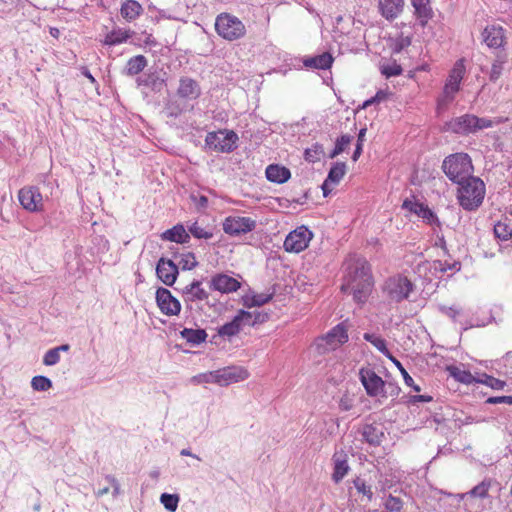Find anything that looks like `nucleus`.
<instances>
[{"instance_id": "obj_33", "label": "nucleus", "mask_w": 512, "mask_h": 512, "mask_svg": "<svg viewBox=\"0 0 512 512\" xmlns=\"http://www.w3.org/2000/svg\"><path fill=\"white\" fill-rule=\"evenodd\" d=\"M180 336L192 346H197L206 341L207 333L204 329L201 328H184L182 331H180Z\"/></svg>"}, {"instance_id": "obj_25", "label": "nucleus", "mask_w": 512, "mask_h": 512, "mask_svg": "<svg viewBox=\"0 0 512 512\" xmlns=\"http://www.w3.org/2000/svg\"><path fill=\"white\" fill-rule=\"evenodd\" d=\"M323 340L326 341L330 349H335L348 341L347 330L342 323L338 324L325 335Z\"/></svg>"}, {"instance_id": "obj_23", "label": "nucleus", "mask_w": 512, "mask_h": 512, "mask_svg": "<svg viewBox=\"0 0 512 512\" xmlns=\"http://www.w3.org/2000/svg\"><path fill=\"white\" fill-rule=\"evenodd\" d=\"M333 461V473L332 480L335 483H339L347 475L350 467L347 461V455L343 451H337L332 457Z\"/></svg>"}, {"instance_id": "obj_28", "label": "nucleus", "mask_w": 512, "mask_h": 512, "mask_svg": "<svg viewBox=\"0 0 512 512\" xmlns=\"http://www.w3.org/2000/svg\"><path fill=\"white\" fill-rule=\"evenodd\" d=\"M133 31L130 29L114 28L112 31L106 34L103 44L107 46H116L125 43L133 35Z\"/></svg>"}, {"instance_id": "obj_20", "label": "nucleus", "mask_w": 512, "mask_h": 512, "mask_svg": "<svg viewBox=\"0 0 512 512\" xmlns=\"http://www.w3.org/2000/svg\"><path fill=\"white\" fill-rule=\"evenodd\" d=\"M240 285L237 279L227 274H216L210 280V288L221 293L235 292Z\"/></svg>"}, {"instance_id": "obj_62", "label": "nucleus", "mask_w": 512, "mask_h": 512, "mask_svg": "<svg viewBox=\"0 0 512 512\" xmlns=\"http://www.w3.org/2000/svg\"><path fill=\"white\" fill-rule=\"evenodd\" d=\"M191 199L193 200L195 205L200 209H204L208 206V198L204 195H192Z\"/></svg>"}, {"instance_id": "obj_55", "label": "nucleus", "mask_w": 512, "mask_h": 512, "mask_svg": "<svg viewBox=\"0 0 512 512\" xmlns=\"http://www.w3.org/2000/svg\"><path fill=\"white\" fill-rule=\"evenodd\" d=\"M181 264L184 270H192L197 266L198 262L193 253H187L182 256Z\"/></svg>"}, {"instance_id": "obj_38", "label": "nucleus", "mask_w": 512, "mask_h": 512, "mask_svg": "<svg viewBox=\"0 0 512 512\" xmlns=\"http://www.w3.org/2000/svg\"><path fill=\"white\" fill-rule=\"evenodd\" d=\"M439 311L449 317L454 322H459L460 324H464L462 319L465 317V311L456 305L453 306H446V305H439L438 306Z\"/></svg>"}, {"instance_id": "obj_14", "label": "nucleus", "mask_w": 512, "mask_h": 512, "mask_svg": "<svg viewBox=\"0 0 512 512\" xmlns=\"http://www.w3.org/2000/svg\"><path fill=\"white\" fill-rule=\"evenodd\" d=\"M156 303L160 311L166 316H177L181 311V303L172 293L164 287L156 290Z\"/></svg>"}, {"instance_id": "obj_18", "label": "nucleus", "mask_w": 512, "mask_h": 512, "mask_svg": "<svg viewBox=\"0 0 512 512\" xmlns=\"http://www.w3.org/2000/svg\"><path fill=\"white\" fill-rule=\"evenodd\" d=\"M201 95V87L199 83L187 76L179 79L177 88V96L185 101H195Z\"/></svg>"}, {"instance_id": "obj_27", "label": "nucleus", "mask_w": 512, "mask_h": 512, "mask_svg": "<svg viewBox=\"0 0 512 512\" xmlns=\"http://www.w3.org/2000/svg\"><path fill=\"white\" fill-rule=\"evenodd\" d=\"M411 4L421 26H425L433 16L430 0H411Z\"/></svg>"}, {"instance_id": "obj_13", "label": "nucleus", "mask_w": 512, "mask_h": 512, "mask_svg": "<svg viewBox=\"0 0 512 512\" xmlns=\"http://www.w3.org/2000/svg\"><path fill=\"white\" fill-rule=\"evenodd\" d=\"M18 199L22 207L29 212L43 210V196L36 186H27L20 189Z\"/></svg>"}, {"instance_id": "obj_53", "label": "nucleus", "mask_w": 512, "mask_h": 512, "mask_svg": "<svg viewBox=\"0 0 512 512\" xmlns=\"http://www.w3.org/2000/svg\"><path fill=\"white\" fill-rule=\"evenodd\" d=\"M498 364L503 365L506 368L503 374L512 381V351L506 353V355L502 357Z\"/></svg>"}, {"instance_id": "obj_16", "label": "nucleus", "mask_w": 512, "mask_h": 512, "mask_svg": "<svg viewBox=\"0 0 512 512\" xmlns=\"http://www.w3.org/2000/svg\"><path fill=\"white\" fill-rule=\"evenodd\" d=\"M249 317V311L239 310L233 319L217 329V333L220 337L231 338L239 334L242 328L246 325L247 318Z\"/></svg>"}, {"instance_id": "obj_56", "label": "nucleus", "mask_w": 512, "mask_h": 512, "mask_svg": "<svg viewBox=\"0 0 512 512\" xmlns=\"http://www.w3.org/2000/svg\"><path fill=\"white\" fill-rule=\"evenodd\" d=\"M410 45H411V39L407 36H401L396 39L394 46H393V52L400 53L403 49L407 48Z\"/></svg>"}, {"instance_id": "obj_12", "label": "nucleus", "mask_w": 512, "mask_h": 512, "mask_svg": "<svg viewBox=\"0 0 512 512\" xmlns=\"http://www.w3.org/2000/svg\"><path fill=\"white\" fill-rule=\"evenodd\" d=\"M256 225L250 217L229 216L223 222V231L230 236H240L253 231Z\"/></svg>"}, {"instance_id": "obj_6", "label": "nucleus", "mask_w": 512, "mask_h": 512, "mask_svg": "<svg viewBox=\"0 0 512 512\" xmlns=\"http://www.w3.org/2000/svg\"><path fill=\"white\" fill-rule=\"evenodd\" d=\"M215 30L220 37L228 41L238 40L246 33L243 22L229 13H221L216 17Z\"/></svg>"}, {"instance_id": "obj_4", "label": "nucleus", "mask_w": 512, "mask_h": 512, "mask_svg": "<svg viewBox=\"0 0 512 512\" xmlns=\"http://www.w3.org/2000/svg\"><path fill=\"white\" fill-rule=\"evenodd\" d=\"M442 170L450 181L457 184L473 176L474 168L471 157L467 153L460 152L447 156L443 160Z\"/></svg>"}, {"instance_id": "obj_9", "label": "nucleus", "mask_w": 512, "mask_h": 512, "mask_svg": "<svg viewBox=\"0 0 512 512\" xmlns=\"http://www.w3.org/2000/svg\"><path fill=\"white\" fill-rule=\"evenodd\" d=\"M313 238V233L306 226H299L285 238L283 247L286 252L300 253L304 251Z\"/></svg>"}, {"instance_id": "obj_5", "label": "nucleus", "mask_w": 512, "mask_h": 512, "mask_svg": "<svg viewBox=\"0 0 512 512\" xmlns=\"http://www.w3.org/2000/svg\"><path fill=\"white\" fill-rule=\"evenodd\" d=\"M466 75L465 59H458L446 78L442 95L438 98V109L446 108L451 102L454 101L456 94L461 89V83Z\"/></svg>"}, {"instance_id": "obj_1", "label": "nucleus", "mask_w": 512, "mask_h": 512, "mask_svg": "<svg viewBox=\"0 0 512 512\" xmlns=\"http://www.w3.org/2000/svg\"><path fill=\"white\" fill-rule=\"evenodd\" d=\"M343 267L345 275L341 290L343 292L350 291L357 303H365L374 284L368 261L352 254L346 258Z\"/></svg>"}, {"instance_id": "obj_19", "label": "nucleus", "mask_w": 512, "mask_h": 512, "mask_svg": "<svg viewBox=\"0 0 512 512\" xmlns=\"http://www.w3.org/2000/svg\"><path fill=\"white\" fill-rule=\"evenodd\" d=\"M346 164L344 162H335L324 180L321 188L323 195L327 197L333 190V188L340 183L344 175L346 174Z\"/></svg>"}, {"instance_id": "obj_49", "label": "nucleus", "mask_w": 512, "mask_h": 512, "mask_svg": "<svg viewBox=\"0 0 512 512\" xmlns=\"http://www.w3.org/2000/svg\"><path fill=\"white\" fill-rule=\"evenodd\" d=\"M191 382L194 384L201 383H215L216 384V372L210 371L206 373H200L191 378Z\"/></svg>"}, {"instance_id": "obj_50", "label": "nucleus", "mask_w": 512, "mask_h": 512, "mask_svg": "<svg viewBox=\"0 0 512 512\" xmlns=\"http://www.w3.org/2000/svg\"><path fill=\"white\" fill-rule=\"evenodd\" d=\"M403 69L402 67L397 64L396 62L383 65L381 68V72L383 75H385L387 78L393 77V76H399L401 75Z\"/></svg>"}, {"instance_id": "obj_8", "label": "nucleus", "mask_w": 512, "mask_h": 512, "mask_svg": "<svg viewBox=\"0 0 512 512\" xmlns=\"http://www.w3.org/2000/svg\"><path fill=\"white\" fill-rule=\"evenodd\" d=\"M238 135L232 130H219L208 132L205 137V145L213 151L230 153L237 148Z\"/></svg>"}, {"instance_id": "obj_30", "label": "nucleus", "mask_w": 512, "mask_h": 512, "mask_svg": "<svg viewBox=\"0 0 512 512\" xmlns=\"http://www.w3.org/2000/svg\"><path fill=\"white\" fill-rule=\"evenodd\" d=\"M303 63L307 68L325 70L331 67L333 57L330 53L324 52L320 55L305 59Z\"/></svg>"}, {"instance_id": "obj_24", "label": "nucleus", "mask_w": 512, "mask_h": 512, "mask_svg": "<svg viewBox=\"0 0 512 512\" xmlns=\"http://www.w3.org/2000/svg\"><path fill=\"white\" fill-rule=\"evenodd\" d=\"M404 0H379L378 6L381 15L387 20H393L401 13Z\"/></svg>"}, {"instance_id": "obj_26", "label": "nucleus", "mask_w": 512, "mask_h": 512, "mask_svg": "<svg viewBox=\"0 0 512 512\" xmlns=\"http://www.w3.org/2000/svg\"><path fill=\"white\" fill-rule=\"evenodd\" d=\"M265 174L268 181L277 184H283L287 182L291 177L290 170L285 166H281L278 164L268 165Z\"/></svg>"}, {"instance_id": "obj_22", "label": "nucleus", "mask_w": 512, "mask_h": 512, "mask_svg": "<svg viewBox=\"0 0 512 512\" xmlns=\"http://www.w3.org/2000/svg\"><path fill=\"white\" fill-rule=\"evenodd\" d=\"M483 41L489 48L498 49L505 43V30L500 25H489L483 32Z\"/></svg>"}, {"instance_id": "obj_21", "label": "nucleus", "mask_w": 512, "mask_h": 512, "mask_svg": "<svg viewBox=\"0 0 512 512\" xmlns=\"http://www.w3.org/2000/svg\"><path fill=\"white\" fill-rule=\"evenodd\" d=\"M402 208L416 214L427 223L431 224L437 221L435 213L426 204L414 199L406 198L403 201Z\"/></svg>"}, {"instance_id": "obj_17", "label": "nucleus", "mask_w": 512, "mask_h": 512, "mask_svg": "<svg viewBox=\"0 0 512 512\" xmlns=\"http://www.w3.org/2000/svg\"><path fill=\"white\" fill-rule=\"evenodd\" d=\"M178 267L170 259L160 258L156 265V275L166 286H172L178 276Z\"/></svg>"}, {"instance_id": "obj_36", "label": "nucleus", "mask_w": 512, "mask_h": 512, "mask_svg": "<svg viewBox=\"0 0 512 512\" xmlns=\"http://www.w3.org/2000/svg\"><path fill=\"white\" fill-rule=\"evenodd\" d=\"M494 235L501 241H507L512 237V220L508 217L500 219L494 224Z\"/></svg>"}, {"instance_id": "obj_46", "label": "nucleus", "mask_w": 512, "mask_h": 512, "mask_svg": "<svg viewBox=\"0 0 512 512\" xmlns=\"http://www.w3.org/2000/svg\"><path fill=\"white\" fill-rule=\"evenodd\" d=\"M268 318H269L268 313L255 311V312H249V317L245 321H246L247 326H255L257 324L264 323L265 321L268 320Z\"/></svg>"}, {"instance_id": "obj_7", "label": "nucleus", "mask_w": 512, "mask_h": 512, "mask_svg": "<svg viewBox=\"0 0 512 512\" xmlns=\"http://www.w3.org/2000/svg\"><path fill=\"white\" fill-rule=\"evenodd\" d=\"M413 290L414 284L402 274L390 276L383 284V293L385 296L396 303L407 300Z\"/></svg>"}, {"instance_id": "obj_15", "label": "nucleus", "mask_w": 512, "mask_h": 512, "mask_svg": "<svg viewBox=\"0 0 512 512\" xmlns=\"http://www.w3.org/2000/svg\"><path fill=\"white\" fill-rule=\"evenodd\" d=\"M216 384L228 386L233 383L244 381L249 377L248 371L241 366H228L215 370Z\"/></svg>"}, {"instance_id": "obj_59", "label": "nucleus", "mask_w": 512, "mask_h": 512, "mask_svg": "<svg viewBox=\"0 0 512 512\" xmlns=\"http://www.w3.org/2000/svg\"><path fill=\"white\" fill-rule=\"evenodd\" d=\"M460 263L459 262H453L452 264L449 263H443L441 261L435 262V269L440 270L441 272H446L448 270L451 271H459L460 270Z\"/></svg>"}, {"instance_id": "obj_11", "label": "nucleus", "mask_w": 512, "mask_h": 512, "mask_svg": "<svg viewBox=\"0 0 512 512\" xmlns=\"http://www.w3.org/2000/svg\"><path fill=\"white\" fill-rule=\"evenodd\" d=\"M182 298L187 309L201 308L200 304L208 303L209 293L202 287V282L194 280L182 289Z\"/></svg>"}, {"instance_id": "obj_58", "label": "nucleus", "mask_w": 512, "mask_h": 512, "mask_svg": "<svg viewBox=\"0 0 512 512\" xmlns=\"http://www.w3.org/2000/svg\"><path fill=\"white\" fill-rule=\"evenodd\" d=\"M354 406V399L349 394H343L339 400V408L342 411H349Z\"/></svg>"}, {"instance_id": "obj_34", "label": "nucleus", "mask_w": 512, "mask_h": 512, "mask_svg": "<svg viewBox=\"0 0 512 512\" xmlns=\"http://www.w3.org/2000/svg\"><path fill=\"white\" fill-rule=\"evenodd\" d=\"M142 11V6L136 0H126L120 9L121 16L129 22L135 20Z\"/></svg>"}, {"instance_id": "obj_60", "label": "nucleus", "mask_w": 512, "mask_h": 512, "mask_svg": "<svg viewBox=\"0 0 512 512\" xmlns=\"http://www.w3.org/2000/svg\"><path fill=\"white\" fill-rule=\"evenodd\" d=\"M486 403H488V404L505 403V404H508V405H512V396H494V397H489L486 400Z\"/></svg>"}, {"instance_id": "obj_29", "label": "nucleus", "mask_w": 512, "mask_h": 512, "mask_svg": "<svg viewBox=\"0 0 512 512\" xmlns=\"http://www.w3.org/2000/svg\"><path fill=\"white\" fill-rule=\"evenodd\" d=\"M446 371L448 372L449 376L454 378L459 383L465 385L477 383L478 378H475L470 371L462 369L460 366L449 365L446 367Z\"/></svg>"}, {"instance_id": "obj_47", "label": "nucleus", "mask_w": 512, "mask_h": 512, "mask_svg": "<svg viewBox=\"0 0 512 512\" xmlns=\"http://www.w3.org/2000/svg\"><path fill=\"white\" fill-rule=\"evenodd\" d=\"M188 229L189 232L198 239H210L213 236L211 231L205 230L203 227L199 226L197 222L190 225Z\"/></svg>"}, {"instance_id": "obj_39", "label": "nucleus", "mask_w": 512, "mask_h": 512, "mask_svg": "<svg viewBox=\"0 0 512 512\" xmlns=\"http://www.w3.org/2000/svg\"><path fill=\"white\" fill-rule=\"evenodd\" d=\"M492 482V479L485 478L479 484L474 486L470 491H468L467 494H469L470 497L485 499L488 497Z\"/></svg>"}, {"instance_id": "obj_2", "label": "nucleus", "mask_w": 512, "mask_h": 512, "mask_svg": "<svg viewBox=\"0 0 512 512\" xmlns=\"http://www.w3.org/2000/svg\"><path fill=\"white\" fill-rule=\"evenodd\" d=\"M457 200L466 211H475L483 203L486 188L484 182L476 176H471L457 183Z\"/></svg>"}, {"instance_id": "obj_3", "label": "nucleus", "mask_w": 512, "mask_h": 512, "mask_svg": "<svg viewBox=\"0 0 512 512\" xmlns=\"http://www.w3.org/2000/svg\"><path fill=\"white\" fill-rule=\"evenodd\" d=\"M499 123H501L500 119L494 121L490 118H481L474 114L466 113L445 122L443 131L466 136L475 134L482 129L491 128Z\"/></svg>"}, {"instance_id": "obj_42", "label": "nucleus", "mask_w": 512, "mask_h": 512, "mask_svg": "<svg viewBox=\"0 0 512 512\" xmlns=\"http://www.w3.org/2000/svg\"><path fill=\"white\" fill-rule=\"evenodd\" d=\"M31 387L35 391L45 392L52 388V381L46 376H34L31 380Z\"/></svg>"}, {"instance_id": "obj_48", "label": "nucleus", "mask_w": 512, "mask_h": 512, "mask_svg": "<svg viewBox=\"0 0 512 512\" xmlns=\"http://www.w3.org/2000/svg\"><path fill=\"white\" fill-rule=\"evenodd\" d=\"M353 483H354V487L356 488V490L359 493L365 495L369 501L372 500L373 492H372L371 486L367 485L365 480L358 477L353 481Z\"/></svg>"}, {"instance_id": "obj_45", "label": "nucleus", "mask_w": 512, "mask_h": 512, "mask_svg": "<svg viewBox=\"0 0 512 512\" xmlns=\"http://www.w3.org/2000/svg\"><path fill=\"white\" fill-rule=\"evenodd\" d=\"M272 298L271 294H255L251 298L245 300V305L247 307H260L266 303H268Z\"/></svg>"}, {"instance_id": "obj_54", "label": "nucleus", "mask_w": 512, "mask_h": 512, "mask_svg": "<svg viewBox=\"0 0 512 512\" xmlns=\"http://www.w3.org/2000/svg\"><path fill=\"white\" fill-rule=\"evenodd\" d=\"M366 131H367L366 128H362V129H360V131L358 133L357 144H356L354 153L352 155L353 161H357L362 153V149H363L362 147H363V142L365 139Z\"/></svg>"}, {"instance_id": "obj_35", "label": "nucleus", "mask_w": 512, "mask_h": 512, "mask_svg": "<svg viewBox=\"0 0 512 512\" xmlns=\"http://www.w3.org/2000/svg\"><path fill=\"white\" fill-rule=\"evenodd\" d=\"M161 238L166 241L185 243L189 239V234L182 225L178 224L163 232Z\"/></svg>"}, {"instance_id": "obj_51", "label": "nucleus", "mask_w": 512, "mask_h": 512, "mask_svg": "<svg viewBox=\"0 0 512 512\" xmlns=\"http://www.w3.org/2000/svg\"><path fill=\"white\" fill-rule=\"evenodd\" d=\"M384 506L388 512H400L403 507V502L400 498L389 495Z\"/></svg>"}, {"instance_id": "obj_57", "label": "nucleus", "mask_w": 512, "mask_h": 512, "mask_svg": "<svg viewBox=\"0 0 512 512\" xmlns=\"http://www.w3.org/2000/svg\"><path fill=\"white\" fill-rule=\"evenodd\" d=\"M503 61L496 60L492 63L491 71H490V80L496 81L502 74L503 71Z\"/></svg>"}, {"instance_id": "obj_41", "label": "nucleus", "mask_w": 512, "mask_h": 512, "mask_svg": "<svg viewBox=\"0 0 512 512\" xmlns=\"http://www.w3.org/2000/svg\"><path fill=\"white\" fill-rule=\"evenodd\" d=\"M179 500H180V498L177 494L163 493L160 496V503L169 512H175L177 510Z\"/></svg>"}, {"instance_id": "obj_64", "label": "nucleus", "mask_w": 512, "mask_h": 512, "mask_svg": "<svg viewBox=\"0 0 512 512\" xmlns=\"http://www.w3.org/2000/svg\"><path fill=\"white\" fill-rule=\"evenodd\" d=\"M432 401V397L429 395H413L409 398L410 404H415L418 402H430Z\"/></svg>"}, {"instance_id": "obj_37", "label": "nucleus", "mask_w": 512, "mask_h": 512, "mask_svg": "<svg viewBox=\"0 0 512 512\" xmlns=\"http://www.w3.org/2000/svg\"><path fill=\"white\" fill-rule=\"evenodd\" d=\"M363 338L371 343L379 352H381L388 359H392L394 356L390 353L387 348L386 341L381 336L375 333H364Z\"/></svg>"}, {"instance_id": "obj_61", "label": "nucleus", "mask_w": 512, "mask_h": 512, "mask_svg": "<svg viewBox=\"0 0 512 512\" xmlns=\"http://www.w3.org/2000/svg\"><path fill=\"white\" fill-rule=\"evenodd\" d=\"M166 111L168 116L177 117L179 114L182 113L183 109L180 108L178 104L170 102L166 107Z\"/></svg>"}, {"instance_id": "obj_44", "label": "nucleus", "mask_w": 512, "mask_h": 512, "mask_svg": "<svg viewBox=\"0 0 512 512\" xmlns=\"http://www.w3.org/2000/svg\"><path fill=\"white\" fill-rule=\"evenodd\" d=\"M394 365L399 369V371L401 372L402 376H403V379H404V382L407 386H410L411 388H413L414 391L416 392H419L421 389L418 385H416L414 383V380L413 378L409 375V373L406 371V369L403 367V365L401 364V362L396 359L395 357H393L392 359H390Z\"/></svg>"}, {"instance_id": "obj_52", "label": "nucleus", "mask_w": 512, "mask_h": 512, "mask_svg": "<svg viewBox=\"0 0 512 512\" xmlns=\"http://www.w3.org/2000/svg\"><path fill=\"white\" fill-rule=\"evenodd\" d=\"M60 361V354L54 348L49 349L43 356V364L54 366Z\"/></svg>"}, {"instance_id": "obj_32", "label": "nucleus", "mask_w": 512, "mask_h": 512, "mask_svg": "<svg viewBox=\"0 0 512 512\" xmlns=\"http://www.w3.org/2000/svg\"><path fill=\"white\" fill-rule=\"evenodd\" d=\"M148 61L143 55H136L131 57L123 70V73L127 76H135L141 73L147 66Z\"/></svg>"}, {"instance_id": "obj_10", "label": "nucleus", "mask_w": 512, "mask_h": 512, "mask_svg": "<svg viewBox=\"0 0 512 512\" xmlns=\"http://www.w3.org/2000/svg\"><path fill=\"white\" fill-rule=\"evenodd\" d=\"M359 377L366 393L371 397H387L386 383L371 368H361Z\"/></svg>"}, {"instance_id": "obj_43", "label": "nucleus", "mask_w": 512, "mask_h": 512, "mask_svg": "<svg viewBox=\"0 0 512 512\" xmlns=\"http://www.w3.org/2000/svg\"><path fill=\"white\" fill-rule=\"evenodd\" d=\"M477 383L485 384L494 390H503L506 386V382L504 380L497 379L488 374H482V376L478 378Z\"/></svg>"}, {"instance_id": "obj_31", "label": "nucleus", "mask_w": 512, "mask_h": 512, "mask_svg": "<svg viewBox=\"0 0 512 512\" xmlns=\"http://www.w3.org/2000/svg\"><path fill=\"white\" fill-rule=\"evenodd\" d=\"M361 435L370 445H379L384 436L382 429L374 424H365L362 427Z\"/></svg>"}, {"instance_id": "obj_63", "label": "nucleus", "mask_w": 512, "mask_h": 512, "mask_svg": "<svg viewBox=\"0 0 512 512\" xmlns=\"http://www.w3.org/2000/svg\"><path fill=\"white\" fill-rule=\"evenodd\" d=\"M106 480L112 485L113 487V496L116 497L117 495L120 494V484L119 482L112 476V475H107L106 476Z\"/></svg>"}, {"instance_id": "obj_40", "label": "nucleus", "mask_w": 512, "mask_h": 512, "mask_svg": "<svg viewBox=\"0 0 512 512\" xmlns=\"http://www.w3.org/2000/svg\"><path fill=\"white\" fill-rule=\"evenodd\" d=\"M352 139H353V137L348 134H344V135L340 136L339 138H337L335 147L329 154V158L333 159L336 156H338L339 154H341L342 152H344L346 150V148L350 145Z\"/></svg>"}]
</instances>
